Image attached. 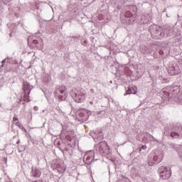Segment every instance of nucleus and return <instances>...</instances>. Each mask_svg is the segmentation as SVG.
Instances as JSON below:
<instances>
[{
    "label": "nucleus",
    "mask_w": 182,
    "mask_h": 182,
    "mask_svg": "<svg viewBox=\"0 0 182 182\" xmlns=\"http://www.w3.org/2000/svg\"><path fill=\"white\" fill-rule=\"evenodd\" d=\"M71 95L76 103H82L86 97L85 93H83V92L76 89L72 90Z\"/></svg>",
    "instance_id": "nucleus-1"
},
{
    "label": "nucleus",
    "mask_w": 182,
    "mask_h": 182,
    "mask_svg": "<svg viewBox=\"0 0 182 182\" xmlns=\"http://www.w3.org/2000/svg\"><path fill=\"white\" fill-rule=\"evenodd\" d=\"M159 177L161 180H168L171 177V169L167 167L159 168Z\"/></svg>",
    "instance_id": "nucleus-2"
},
{
    "label": "nucleus",
    "mask_w": 182,
    "mask_h": 182,
    "mask_svg": "<svg viewBox=\"0 0 182 182\" xmlns=\"http://www.w3.org/2000/svg\"><path fill=\"white\" fill-rule=\"evenodd\" d=\"M59 100H65L68 97V88L66 86H61L55 92Z\"/></svg>",
    "instance_id": "nucleus-3"
},
{
    "label": "nucleus",
    "mask_w": 182,
    "mask_h": 182,
    "mask_svg": "<svg viewBox=\"0 0 182 182\" xmlns=\"http://www.w3.org/2000/svg\"><path fill=\"white\" fill-rule=\"evenodd\" d=\"M168 73H169L171 76L180 75V73H181V70L180 69V67H178L177 64H175L174 65H172L168 68Z\"/></svg>",
    "instance_id": "nucleus-4"
},
{
    "label": "nucleus",
    "mask_w": 182,
    "mask_h": 182,
    "mask_svg": "<svg viewBox=\"0 0 182 182\" xmlns=\"http://www.w3.org/2000/svg\"><path fill=\"white\" fill-rule=\"evenodd\" d=\"M28 89H29V85H24V94L22 97V100L23 102H25V103H29V102H31V100L29 99L31 90L27 91Z\"/></svg>",
    "instance_id": "nucleus-5"
},
{
    "label": "nucleus",
    "mask_w": 182,
    "mask_h": 182,
    "mask_svg": "<svg viewBox=\"0 0 182 182\" xmlns=\"http://www.w3.org/2000/svg\"><path fill=\"white\" fill-rule=\"evenodd\" d=\"M98 146L100 153H107L109 151V145L105 141L100 142Z\"/></svg>",
    "instance_id": "nucleus-6"
},
{
    "label": "nucleus",
    "mask_w": 182,
    "mask_h": 182,
    "mask_svg": "<svg viewBox=\"0 0 182 182\" xmlns=\"http://www.w3.org/2000/svg\"><path fill=\"white\" fill-rule=\"evenodd\" d=\"M57 171L61 174L66 171V165L65 164H60L59 166L57 167Z\"/></svg>",
    "instance_id": "nucleus-7"
},
{
    "label": "nucleus",
    "mask_w": 182,
    "mask_h": 182,
    "mask_svg": "<svg viewBox=\"0 0 182 182\" xmlns=\"http://www.w3.org/2000/svg\"><path fill=\"white\" fill-rule=\"evenodd\" d=\"M14 124L15 126H17L18 127H20V128L22 127V126L21 125V122H19V119H18V118L16 117H13L11 126H14Z\"/></svg>",
    "instance_id": "nucleus-8"
},
{
    "label": "nucleus",
    "mask_w": 182,
    "mask_h": 182,
    "mask_svg": "<svg viewBox=\"0 0 182 182\" xmlns=\"http://www.w3.org/2000/svg\"><path fill=\"white\" fill-rule=\"evenodd\" d=\"M153 159L155 163H160L161 161H163V155H161L160 156H158L157 155H154Z\"/></svg>",
    "instance_id": "nucleus-9"
},
{
    "label": "nucleus",
    "mask_w": 182,
    "mask_h": 182,
    "mask_svg": "<svg viewBox=\"0 0 182 182\" xmlns=\"http://www.w3.org/2000/svg\"><path fill=\"white\" fill-rule=\"evenodd\" d=\"M136 93H137V92L134 87H129L126 92V95H136Z\"/></svg>",
    "instance_id": "nucleus-10"
},
{
    "label": "nucleus",
    "mask_w": 182,
    "mask_h": 182,
    "mask_svg": "<svg viewBox=\"0 0 182 182\" xmlns=\"http://www.w3.org/2000/svg\"><path fill=\"white\" fill-rule=\"evenodd\" d=\"M33 177H41V171L39 169L33 170Z\"/></svg>",
    "instance_id": "nucleus-11"
},
{
    "label": "nucleus",
    "mask_w": 182,
    "mask_h": 182,
    "mask_svg": "<svg viewBox=\"0 0 182 182\" xmlns=\"http://www.w3.org/2000/svg\"><path fill=\"white\" fill-rule=\"evenodd\" d=\"M171 137H173V139H178V137H180V134H178V133L176 132L171 133Z\"/></svg>",
    "instance_id": "nucleus-12"
},
{
    "label": "nucleus",
    "mask_w": 182,
    "mask_h": 182,
    "mask_svg": "<svg viewBox=\"0 0 182 182\" xmlns=\"http://www.w3.org/2000/svg\"><path fill=\"white\" fill-rule=\"evenodd\" d=\"M125 16H126L127 18H131V16H132V13H130V11H127V12L125 13Z\"/></svg>",
    "instance_id": "nucleus-13"
},
{
    "label": "nucleus",
    "mask_w": 182,
    "mask_h": 182,
    "mask_svg": "<svg viewBox=\"0 0 182 182\" xmlns=\"http://www.w3.org/2000/svg\"><path fill=\"white\" fill-rule=\"evenodd\" d=\"M141 149V150H146V149H147V146L146 145H142Z\"/></svg>",
    "instance_id": "nucleus-14"
},
{
    "label": "nucleus",
    "mask_w": 182,
    "mask_h": 182,
    "mask_svg": "<svg viewBox=\"0 0 182 182\" xmlns=\"http://www.w3.org/2000/svg\"><path fill=\"white\" fill-rule=\"evenodd\" d=\"M33 43L34 45H38V41L33 40Z\"/></svg>",
    "instance_id": "nucleus-15"
},
{
    "label": "nucleus",
    "mask_w": 182,
    "mask_h": 182,
    "mask_svg": "<svg viewBox=\"0 0 182 182\" xmlns=\"http://www.w3.org/2000/svg\"><path fill=\"white\" fill-rule=\"evenodd\" d=\"M159 55H164V52L163 51V50H159Z\"/></svg>",
    "instance_id": "nucleus-16"
},
{
    "label": "nucleus",
    "mask_w": 182,
    "mask_h": 182,
    "mask_svg": "<svg viewBox=\"0 0 182 182\" xmlns=\"http://www.w3.org/2000/svg\"><path fill=\"white\" fill-rule=\"evenodd\" d=\"M163 93H165V95H167V92L166 91L165 89H163Z\"/></svg>",
    "instance_id": "nucleus-17"
},
{
    "label": "nucleus",
    "mask_w": 182,
    "mask_h": 182,
    "mask_svg": "<svg viewBox=\"0 0 182 182\" xmlns=\"http://www.w3.org/2000/svg\"><path fill=\"white\" fill-rule=\"evenodd\" d=\"M149 166H153V163L149 162Z\"/></svg>",
    "instance_id": "nucleus-18"
},
{
    "label": "nucleus",
    "mask_w": 182,
    "mask_h": 182,
    "mask_svg": "<svg viewBox=\"0 0 182 182\" xmlns=\"http://www.w3.org/2000/svg\"><path fill=\"white\" fill-rule=\"evenodd\" d=\"M2 63H5V60H4L2 61Z\"/></svg>",
    "instance_id": "nucleus-19"
},
{
    "label": "nucleus",
    "mask_w": 182,
    "mask_h": 182,
    "mask_svg": "<svg viewBox=\"0 0 182 182\" xmlns=\"http://www.w3.org/2000/svg\"><path fill=\"white\" fill-rule=\"evenodd\" d=\"M90 105H93V102H90Z\"/></svg>",
    "instance_id": "nucleus-20"
},
{
    "label": "nucleus",
    "mask_w": 182,
    "mask_h": 182,
    "mask_svg": "<svg viewBox=\"0 0 182 182\" xmlns=\"http://www.w3.org/2000/svg\"><path fill=\"white\" fill-rule=\"evenodd\" d=\"M35 182H42L41 181H35Z\"/></svg>",
    "instance_id": "nucleus-21"
},
{
    "label": "nucleus",
    "mask_w": 182,
    "mask_h": 182,
    "mask_svg": "<svg viewBox=\"0 0 182 182\" xmlns=\"http://www.w3.org/2000/svg\"><path fill=\"white\" fill-rule=\"evenodd\" d=\"M81 1H83V0H81Z\"/></svg>",
    "instance_id": "nucleus-22"
}]
</instances>
